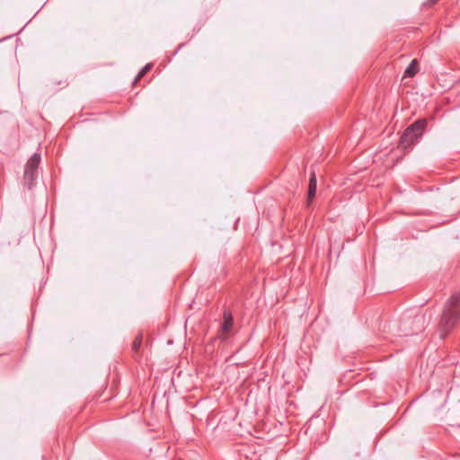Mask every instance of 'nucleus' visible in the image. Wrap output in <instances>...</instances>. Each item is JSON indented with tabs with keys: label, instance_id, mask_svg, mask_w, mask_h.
<instances>
[{
	"label": "nucleus",
	"instance_id": "obj_1",
	"mask_svg": "<svg viewBox=\"0 0 460 460\" xmlns=\"http://www.w3.org/2000/svg\"><path fill=\"white\" fill-rule=\"evenodd\" d=\"M460 321V291L452 295L446 303L439 321V332L446 337Z\"/></svg>",
	"mask_w": 460,
	"mask_h": 460
},
{
	"label": "nucleus",
	"instance_id": "obj_2",
	"mask_svg": "<svg viewBox=\"0 0 460 460\" xmlns=\"http://www.w3.org/2000/svg\"><path fill=\"white\" fill-rule=\"evenodd\" d=\"M428 121L425 119L416 120L410 125L403 132L400 139V146L406 150L411 148L422 136Z\"/></svg>",
	"mask_w": 460,
	"mask_h": 460
},
{
	"label": "nucleus",
	"instance_id": "obj_3",
	"mask_svg": "<svg viewBox=\"0 0 460 460\" xmlns=\"http://www.w3.org/2000/svg\"><path fill=\"white\" fill-rule=\"evenodd\" d=\"M40 155L34 154L31 156L25 165L23 182L28 189H31L38 176V167L40 164Z\"/></svg>",
	"mask_w": 460,
	"mask_h": 460
},
{
	"label": "nucleus",
	"instance_id": "obj_4",
	"mask_svg": "<svg viewBox=\"0 0 460 460\" xmlns=\"http://www.w3.org/2000/svg\"><path fill=\"white\" fill-rule=\"evenodd\" d=\"M316 193V176L314 172H312L309 180L308 194H307V204L310 205Z\"/></svg>",
	"mask_w": 460,
	"mask_h": 460
},
{
	"label": "nucleus",
	"instance_id": "obj_5",
	"mask_svg": "<svg viewBox=\"0 0 460 460\" xmlns=\"http://www.w3.org/2000/svg\"><path fill=\"white\" fill-rule=\"evenodd\" d=\"M224 322L221 326L223 332H229L233 328L234 319L230 311H225L223 314Z\"/></svg>",
	"mask_w": 460,
	"mask_h": 460
},
{
	"label": "nucleus",
	"instance_id": "obj_6",
	"mask_svg": "<svg viewBox=\"0 0 460 460\" xmlns=\"http://www.w3.org/2000/svg\"><path fill=\"white\" fill-rule=\"evenodd\" d=\"M419 71V65L416 59H413L411 64L407 66L404 72V75L408 77L414 76Z\"/></svg>",
	"mask_w": 460,
	"mask_h": 460
},
{
	"label": "nucleus",
	"instance_id": "obj_7",
	"mask_svg": "<svg viewBox=\"0 0 460 460\" xmlns=\"http://www.w3.org/2000/svg\"><path fill=\"white\" fill-rule=\"evenodd\" d=\"M152 67H153V64H151V63L146 64L144 67H142V69L137 75L133 84H136L138 81H140L146 75V74L148 73L152 69Z\"/></svg>",
	"mask_w": 460,
	"mask_h": 460
},
{
	"label": "nucleus",
	"instance_id": "obj_8",
	"mask_svg": "<svg viewBox=\"0 0 460 460\" xmlns=\"http://www.w3.org/2000/svg\"><path fill=\"white\" fill-rule=\"evenodd\" d=\"M142 341H143V335H142V333H138L135 337V339H134V341L132 342V345H131V349H132L133 352H135V353L138 352V350H139V349H140V347L142 345Z\"/></svg>",
	"mask_w": 460,
	"mask_h": 460
},
{
	"label": "nucleus",
	"instance_id": "obj_9",
	"mask_svg": "<svg viewBox=\"0 0 460 460\" xmlns=\"http://www.w3.org/2000/svg\"><path fill=\"white\" fill-rule=\"evenodd\" d=\"M439 0H428V4L429 5H432L434 4H436L437 2H438Z\"/></svg>",
	"mask_w": 460,
	"mask_h": 460
}]
</instances>
